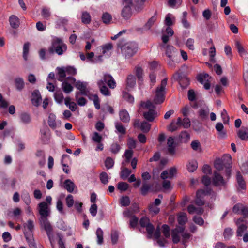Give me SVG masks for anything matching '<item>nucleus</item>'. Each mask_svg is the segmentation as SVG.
I'll return each mask as SVG.
<instances>
[{"mask_svg":"<svg viewBox=\"0 0 248 248\" xmlns=\"http://www.w3.org/2000/svg\"><path fill=\"white\" fill-rule=\"evenodd\" d=\"M67 50V46L62 39L56 38L54 39L51 46L48 48V53L50 54L56 53L59 55H62Z\"/></svg>","mask_w":248,"mask_h":248,"instance_id":"f257e3e1","label":"nucleus"},{"mask_svg":"<svg viewBox=\"0 0 248 248\" xmlns=\"http://www.w3.org/2000/svg\"><path fill=\"white\" fill-rule=\"evenodd\" d=\"M167 83V78H165L162 80L161 83L158 86L155 92V96L154 102L156 104L162 103L165 99V88Z\"/></svg>","mask_w":248,"mask_h":248,"instance_id":"f03ea898","label":"nucleus"},{"mask_svg":"<svg viewBox=\"0 0 248 248\" xmlns=\"http://www.w3.org/2000/svg\"><path fill=\"white\" fill-rule=\"evenodd\" d=\"M118 46L121 48L122 54L126 59L133 57L138 49V46L134 42L128 43L123 46L118 45Z\"/></svg>","mask_w":248,"mask_h":248,"instance_id":"7ed1b4c3","label":"nucleus"},{"mask_svg":"<svg viewBox=\"0 0 248 248\" xmlns=\"http://www.w3.org/2000/svg\"><path fill=\"white\" fill-rule=\"evenodd\" d=\"M141 105L144 108L148 109V111H145L143 113L144 118L148 121H153L157 116V113L153 104L150 101H147L146 102H142Z\"/></svg>","mask_w":248,"mask_h":248,"instance_id":"20e7f679","label":"nucleus"},{"mask_svg":"<svg viewBox=\"0 0 248 248\" xmlns=\"http://www.w3.org/2000/svg\"><path fill=\"white\" fill-rule=\"evenodd\" d=\"M34 229V224L33 220L29 219L23 224V232L26 239L29 244H33L32 232Z\"/></svg>","mask_w":248,"mask_h":248,"instance_id":"39448f33","label":"nucleus"},{"mask_svg":"<svg viewBox=\"0 0 248 248\" xmlns=\"http://www.w3.org/2000/svg\"><path fill=\"white\" fill-rule=\"evenodd\" d=\"M206 195L215 196V193L211 189L207 188L206 190L200 189L196 193V198L195 203L199 206H202L204 204V201L203 198Z\"/></svg>","mask_w":248,"mask_h":248,"instance_id":"423d86ee","label":"nucleus"},{"mask_svg":"<svg viewBox=\"0 0 248 248\" xmlns=\"http://www.w3.org/2000/svg\"><path fill=\"white\" fill-rule=\"evenodd\" d=\"M231 156L230 155H227L224 156L223 161L220 159H216L214 165L217 170L220 171L223 170L224 166L229 168L231 167Z\"/></svg>","mask_w":248,"mask_h":248,"instance_id":"0eeeda50","label":"nucleus"},{"mask_svg":"<svg viewBox=\"0 0 248 248\" xmlns=\"http://www.w3.org/2000/svg\"><path fill=\"white\" fill-rule=\"evenodd\" d=\"M38 210L40 215V220L47 218L50 214V208L46 202H43L38 205Z\"/></svg>","mask_w":248,"mask_h":248,"instance_id":"6e6552de","label":"nucleus"},{"mask_svg":"<svg viewBox=\"0 0 248 248\" xmlns=\"http://www.w3.org/2000/svg\"><path fill=\"white\" fill-rule=\"evenodd\" d=\"M248 226L246 224H242L237 227L236 230V236L238 238L242 237L245 243L248 242Z\"/></svg>","mask_w":248,"mask_h":248,"instance_id":"1a4fd4ad","label":"nucleus"},{"mask_svg":"<svg viewBox=\"0 0 248 248\" xmlns=\"http://www.w3.org/2000/svg\"><path fill=\"white\" fill-rule=\"evenodd\" d=\"M197 80L204 85L205 89L208 90L210 88V79L209 75L206 73H202L197 77Z\"/></svg>","mask_w":248,"mask_h":248,"instance_id":"9d476101","label":"nucleus"},{"mask_svg":"<svg viewBox=\"0 0 248 248\" xmlns=\"http://www.w3.org/2000/svg\"><path fill=\"white\" fill-rule=\"evenodd\" d=\"M177 172V169L176 167H171L168 170L163 171L160 175L161 179L165 180L166 179H172Z\"/></svg>","mask_w":248,"mask_h":248,"instance_id":"9b49d317","label":"nucleus"},{"mask_svg":"<svg viewBox=\"0 0 248 248\" xmlns=\"http://www.w3.org/2000/svg\"><path fill=\"white\" fill-rule=\"evenodd\" d=\"M48 124L52 129H55L61 126V121L60 120H57L56 115L50 113L48 116Z\"/></svg>","mask_w":248,"mask_h":248,"instance_id":"f8f14e48","label":"nucleus"},{"mask_svg":"<svg viewBox=\"0 0 248 248\" xmlns=\"http://www.w3.org/2000/svg\"><path fill=\"white\" fill-rule=\"evenodd\" d=\"M41 225L43 226L46 231L50 240L52 236L53 228L47 218L40 220Z\"/></svg>","mask_w":248,"mask_h":248,"instance_id":"ddd939ff","label":"nucleus"},{"mask_svg":"<svg viewBox=\"0 0 248 248\" xmlns=\"http://www.w3.org/2000/svg\"><path fill=\"white\" fill-rule=\"evenodd\" d=\"M173 78L178 80L180 86L183 88L187 87L189 85V80L186 77H182L179 74L177 73L174 76Z\"/></svg>","mask_w":248,"mask_h":248,"instance_id":"4468645a","label":"nucleus"},{"mask_svg":"<svg viewBox=\"0 0 248 248\" xmlns=\"http://www.w3.org/2000/svg\"><path fill=\"white\" fill-rule=\"evenodd\" d=\"M102 80L104 84L107 83L110 88L114 89L116 86V83L110 75L105 74Z\"/></svg>","mask_w":248,"mask_h":248,"instance_id":"2eb2a0df","label":"nucleus"},{"mask_svg":"<svg viewBox=\"0 0 248 248\" xmlns=\"http://www.w3.org/2000/svg\"><path fill=\"white\" fill-rule=\"evenodd\" d=\"M213 184L216 186H223L225 184V182L222 176L217 171H215L214 173Z\"/></svg>","mask_w":248,"mask_h":248,"instance_id":"dca6fc26","label":"nucleus"},{"mask_svg":"<svg viewBox=\"0 0 248 248\" xmlns=\"http://www.w3.org/2000/svg\"><path fill=\"white\" fill-rule=\"evenodd\" d=\"M31 103L35 106H38L42 100V98L39 92L37 90L34 91L31 95Z\"/></svg>","mask_w":248,"mask_h":248,"instance_id":"f3484780","label":"nucleus"},{"mask_svg":"<svg viewBox=\"0 0 248 248\" xmlns=\"http://www.w3.org/2000/svg\"><path fill=\"white\" fill-rule=\"evenodd\" d=\"M76 87L80 90L82 95H88V90L87 89V83L81 81H78L75 84Z\"/></svg>","mask_w":248,"mask_h":248,"instance_id":"a211bd4d","label":"nucleus"},{"mask_svg":"<svg viewBox=\"0 0 248 248\" xmlns=\"http://www.w3.org/2000/svg\"><path fill=\"white\" fill-rule=\"evenodd\" d=\"M168 150L169 154L174 155L175 153L174 140L172 137H169L167 139Z\"/></svg>","mask_w":248,"mask_h":248,"instance_id":"6ab92c4d","label":"nucleus"},{"mask_svg":"<svg viewBox=\"0 0 248 248\" xmlns=\"http://www.w3.org/2000/svg\"><path fill=\"white\" fill-rule=\"evenodd\" d=\"M97 84L100 89V91L102 94L105 96L110 95V91L108 90V87L105 85L102 80H99L97 82Z\"/></svg>","mask_w":248,"mask_h":248,"instance_id":"aec40b11","label":"nucleus"},{"mask_svg":"<svg viewBox=\"0 0 248 248\" xmlns=\"http://www.w3.org/2000/svg\"><path fill=\"white\" fill-rule=\"evenodd\" d=\"M209 111V109L207 107L200 109L198 111V115L200 119L203 121L207 120L208 118Z\"/></svg>","mask_w":248,"mask_h":248,"instance_id":"412c9836","label":"nucleus"},{"mask_svg":"<svg viewBox=\"0 0 248 248\" xmlns=\"http://www.w3.org/2000/svg\"><path fill=\"white\" fill-rule=\"evenodd\" d=\"M235 46L239 54L242 57H246L247 51L243 45L238 40L235 41Z\"/></svg>","mask_w":248,"mask_h":248,"instance_id":"4be33fe9","label":"nucleus"},{"mask_svg":"<svg viewBox=\"0 0 248 248\" xmlns=\"http://www.w3.org/2000/svg\"><path fill=\"white\" fill-rule=\"evenodd\" d=\"M215 128L218 132L219 138H225L226 137V132L224 130V126L221 123H217Z\"/></svg>","mask_w":248,"mask_h":248,"instance_id":"5701e85b","label":"nucleus"},{"mask_svg":"<svg viewBox=\"0 0 248 248\" xmlns=\"http://www.w3.org/2000/svg\"><path fill=\"white\" fill-rule=\"evenodd\" d=\"M177 52L176 49L172 46L168 45L166 46L165 53L166 56L170 59L172 60L175 56Z\"/></svg>","mask_w":248,"mask_h":248,"instance_id":"b1692460","label":"nucleus"},{"mask_svg":"<svg viewBox=\"0 0 248 248\" xmlns=\"http://www.w3.org/2000/svg\"><path fill=\"white\" fill-rule=\"evenodd\" d=\"M236 180L238 189H245L246 188V182L240 172L237 173Z\"/></svg>","mask_w":248,"mask_h":248,"instance_id":"393cba45","label":"nucleus"},{"mask_svg":"<svg viewBox=\"0 0 248 248\" xmlns=\"http://www.w3.org/2000/svg\"><path fill=\"white\" fill-rule=\"evenodd\" d=\"M238 137L242 140H248V129L247 127H242L237 131Z\"/></svg>","mask_w":248,"mask_h":248,"instance_id":"a878e982","label":"nucleus"},{"mask_svg":"<svg viewBox=\"0 0 248 248\" xmlns=\"http://www.w3.org/2000/svg\"><path fill=\"white\" fill-rule=\"evenodd\" d=\"M177 124L179 126H183L185 128H187L190 126V121L189 118L185 117L183 120L180 117L177 119Z\"/></svg>","mask_w":248,"mask_h":248,"instance_id":"bb28decb","label":"nucleus"},{"mask_svg":"<svg viewBox=\"0 0 248 248\" xmlns=\"http://www.w3.org/2000/svg\"><path fill=\"white\" fill-rule=\"evenodd\" d=\"M119 116L120 120L124 123H128L130 121L129 114L125 109H123L120 111Z\"/></svg>","mask_w":248,"mask_h":248,"instance_id":"cd10ccee","label":"nucleus"},{"mask_svg":"<svg viewBox=\"0 0 248 248\" xmlns=\"http://www.w3.org/2000/svg\"><path fill=\"white\" fill-rule=\"evenodd\" d=\"M9 22L11 26L13 28L16 29L18 28L20 24L19 18L15 15H12L9 17Z\"/></svg>","mask_w":248,"mask_h":248,"instance_id":"c85d7f7f","label":"nucleus"},{"mask_svg":"<svg viewBox=\"0 0 248 248\" xmlns=\"http://www.w3.org/2000/svg\"><path fill=\"white\" fill-rule=\"evenodd\" d=\"M187 211L189 214H202L203 212V209L201 207L196 208L193 205H190L187 207Z\"/></svg>","mask_w":248,"mask_h":248,"instance_id":"c756f323","label":"nucleus"},{"mask_svg":"<svg viewBox=\"0 0 248 248\" xmlns=\"http://www.w3.org/2000/svg\"><path fill=\"white\" fill-rule=\"evenodd\" d=\"M122 16L126 19L131 16V9L130 5H124L122 11Z\"/></svg>","mask_w":248,"mask_h":248,"instance_id":"7c9ffc66","label":"nucleus"},{"mask_svg":"<svg viewBox=\"0 0 248 248\" xmlns=\"http://www.w3.org/2000/svg\"><path fill=\"white\" fill-rule=\"evenodd\" d=\"M64 188L69 192H72L75 187V184L70 180H66L64 182Z\"/></svg>","mask_w":248,"mask_h":248,"instance_id":"2f4dec72","label":"nucleus"},{"mask_svg":"<svg viewBox=\"0 0 248 248\" xmlns=\"http://www.w3.org/2000/svg\"><path fill=\"white\" fill-rule=\"evenodd\" d=\"M186 167L189 172H193L197 169L198 163L196 160H190L188 162Z\"/></svg>","mask_w":248,"mask_h":248,"instance_id":"473e14b6","label":"nucleus"},{"mask_svg":"<svg viewBox=\"0 0 248 248\" xmlns=\"http://www.w3.org/2000/svg\"><path fill=\"white\" fill-rule=\"evenodd\" d=\"M58 71V80L60 81H62L66 77V71L65 67H58L57 68Z\"/></svg>","mask_w":248,"mask_h":248,"instance_id":"72a5a7b5","label":"nucleus"},{"mask_svg":"<svg viewBox=\"0 0 248 248\" xmlns=\"http://www.w3.org/2000/svg\"><path fill=\"white\" fill-rule=\"evenodd\" d=\"M15 83L16 89L18 91H21L24 87V81L22 78H16L15 79Z\"/></svg>","mask_w":248,"mask_h":248,"instance_id":"f704fd0d","label":"nucleus"},{"mask_svg":"<svg viewBox=\"0 0 248 248\" xmlns=\"http://www.w3.org/2000/svg\"><path fill=\"white\" fill-rule=\"evenodd\" d=\"M178 222L179 224L183 225L187 220V216L185 213L180 212L178 214Z\"/></svg>","mask_w":248,"mask_h":248,"instance_id":"c9c22d12","label":"nucleus"},{"mask_svg":"<svg viewBox=\"0 0 248 248\" xmlns=\"http://www.w3.org/2000/svg\"><path fill=\"white\" fill-rule=\"evenodd\" d=\"M67 160H69V156L67 155H63L62 156L61 163L63 166V171L68 174L69 172V170L68 169V166L64 163L65 162H66Z\"/></svg>","mask_w":248,"mask_h":248,"instance_id":"e433bc0d","label":"nucleus"},{"mask_svg":"<svg viewBox=\"0 0 248 248\" xmlns=\"http://www.w3.org/2000/svg\"><path fill=\"white\" fill-rule=\"evenodd\" d=\"M133 155V151L131 149H127L125 151L123 156L124 157V162L123 163H129Z\"/></svg>","mask_w":248,"mask_h":248,"instance_id":"4c0bfd02","label":"nucleus"},{"mask_svg":"<svg viewBox=\"0 0 248 248\" xmlns=\"http://www.w3.org/2000/svg\"><path fill=\"white\" fill-rule=\"evenodd\" d=\"M62 88L63 91L66 93H70L73 89L72 85L68 83L67 81H63L62 83Z\"/></svg>","mask_w":248,"mask_h":248,"instance_id":"58836bf2","label":"nucleus"},{"mask_svg":"<svg viewBox=\"0 0 248 248\" xmlns=\"http://www.w3.org/2000/svg\"><path fill=\"white\" fill-rule=\"evenodd\" d=\"M81 20L84 24H89L91 21V17L90 14L87 12H83L81 16Z\"/></svg>","mask_w":248,"mask_h":248,"instance_id":"ea45409f","label":"nucleus"},{"mask_svg":"<svg viewBox=\"0 0 248 248\" xmlns=\"http://www.w3.org/2000/svg\"><path fill=\"white\" fill-rule=\"evenodd\" d=\"M131 173V170L127 168L122 169L120 174L121 178L123 180L126 179Z\"/></svg>","mask_w":248,"mask_h":248,"instance_id":"a19ab883","label":"nucleus"},{"mask_svg":"<svg viewBox=\"0 0 248 248\" xmlns=\"http://www.w3.org/2000/svg\"><path fill=\"white\" fill-rule=\"evenodd\" d=\"M89 97L90 99L92 100L93 101L95 108L97 109H99L100 108V101L97 95L96 94L90 95Z\"/></svg>","mask_w":248,"mask_h":248,"instance_id":"79ce46f5","label":"nucleus"},{"mask_svg":"<svg viewBox=\"0 0 248 248\" xmlns=\"http://www.w3.org/2000/svg\"><path fill=\"white\" fill-rule=\"evenodd\" d=\"M96 235L97 238V243L99 245L102 244L103 242V232L100 228L96 230Z\"/></svg>","mask_w":248,"mask_h":248,"instance_id":"37998d69","label":"nucleus"},{"mask_svg":"<svg viewBox=\"0 0 248 248\" xmlns=\"http://www.w3.org/2000/svg\"><path fill=\"white\" fill-rule=\"evenodd\" d=\"M187 12H184L182 14V17L181 18V22L184 28L188 29L190 27V24L188 22L186 19Z\"/></svg>","mask_w":248,"mask_h":248,"instance_id":"c03bdc74","label":"nucleus"},{"mask_svg":"<svg viewBox=\"0 0 248 248\" xmlns=\"http://www.w3.org/2000/svg\"><path fill=\"white\" fill-rule=\"evenodd\" d=\"M56 101L58 103H61L63 100V95L60 90L56 91L54 94Z\"/></svg>","mask_w":248,"mask_h":248,"instance_id":"a18cd8bd","label":"nucleus"},{"mask_svg":"<svg viewBox=\"0 0 248 248\" xmlns=\"http://www.w3.org/2000/svg\"><path fill=\"white\" fill-rule=\"evenodd\" d=\"M136 84V78L134 75H129L127 78V85L129 87H133Z\"/></svg>","mask_w":248,"mask_h":248,"instance_id":"49530a36","label":"nucleus"},{"mask_svg":"<svg viewBox=\"0 0 248 248\" xmlns=\"http://www.w3.org/2000/svg\"><path fill=\"white\" fill-rule=\"evenodd\" d=\"M128 187V184L125 182H121L118 183L117 185V188L121 192L126 191Z\"/></svg>","mask_w":248,"mask_h":248,"instance_id":"de8ad7c7","label":"nucleus"},{"mask_svg":"<svg viewBox=\"0 0 248 248\" xmlns=\"http://www.w3.org/2000/svg\"><path fill=\"white\" fill-rule=\"evenodd\" d=\"M156 20V16H154L151 17L145 25V28L146 29H150L154 24Z\"/></svg>","mask_w":248,"mask_h":248,"instance_id":"09e8293b","label":"nucleus"},{"mask_svg":"<svg viewBox=\"0 0 248 248\" xmlns=\"http://www.w3.org/2000/svg\"><path fill=\"white\" fill-rule=\"evenodd\" d=\"M115 128L118 131V132L123 135H124L126 133V129L123 126V125L119 122H117L115 123Z\"/></svg>","mask_w":248,"mask_h":248,"instance_id":"8fccbe9b","label":"nucleus"},{"mask_svg":"<svg viewBox=\"0 0 248 248\" xmlns=\"http://www.w3.org/2000/svg\"><path fill=\"white\" fill-rule=\"evenodd\" d=\"M140 128L143 132H148L151 129V124L148 122L144 121L141 123Z\"/></svg>","mask_w":248,"mask_h":248,"instance_id":"3c124183","label":"nucleus"},{"mask_svg":"<svg viewBox=\"0 0 248 248\" xmlns=\"http://www.w3.org/2000/svg\"><path fill=\"white\" fill-rule=\"evenodd\" d=\"M127 145L128 147V149L132 150L133 149L136 148V140L132 138H129L127 140Z\"/></svg>","mask_w":248,"mask_h":248,"instance_id":"603ef678","label":"nucleus"},{"mask_svg":"<svg viewBox=\"0 0 248 248\" xmlns=\"http://www.w3.org/2000/svg\"><path fill=\"white\" fill-rule=\"evenodd\" d=\"M30 43L27 42L24 44L23 46V56L25 61L28 59V55L29 51Z\"/></svg>","mask_w":248,"mask_h":248,"instance_id":"864d4df0","label":"nucleus"},{"mask_svg":"<svg viewBox=\"0 0 248 248\" xmlns=\"http://www.w3.org/2000/svg\"><path fill=\"white\" fill-rule=\"evenodd\" d=\"M102 19L103 23H104L106 24H107L110 23L112 20V17L108 13H105L103 14V15H102Z\"/></svg>","mask_w":248,"mask_h":248,"instance_id":"5fc2aeb1","label":"nucleus"},{"mask_svg":"<svg viewBox=\"0 0 248 248\" xmlns=\"http://www.w3.org/2000/svg\"><path fill=\"white\" fill-rule=\"evenodd\" d=\"M138 221V218L135 216L131 217L129 220V227L131 228L134 229L136 227Z\"/></svg>","mask_w":248,"mask_h":248,"instance_id":"6e6d98bb","label":"nucleus"},{"mask_svg":"<svg viewBox=\"0 0 248 248\" xmlns=\"http://www.w3.org/2000/svg\"><path fill=\"white\" fill-rule=\"evenodd\" d=\"M20 119L21 122L24 124H28L31 120L30 115L26 113H23L21 114Z\"/></svg>","mask_w":248,"mask_h":248,"instance_id":"4d7b16f0","label":"nucleus"},{"mask_svg":"<svg viewBox=\"0 0 248 248\" xmlns=\"http://www.w3.org/2000/svg\"><path fill=\"white\" fill-rule=\"evenodd\" d=\"M130 203V201L128 196H123L120 199V203L122 206H127Z\"/></svg>","mask_w":248,"mask_h":248,"instance_id":"13d9d810","label":"nucleus"},{"mask_svg":"<svg viewBox=\"0 0 248 248\" xmlns=\"http://www.w3.org/2000/svg\"><path fill=\"white\" fill-rule=\"evenodd\" d=\"M65 69L67 75L74 76L77 74V69L73 66H67L65 67Z\"/></svg>","mask_w":248,"mask_h":248,"instance_id":"bf43d9fd","label":"nucleus"},{"mask_svg":"<svg viewBox=\"0 0 248 248\" xmlns=\"http://www.w3.org/2000/svg\"><path fill=\"white\" fill-rule=\"evenodd\" d=\"M114 164V160L111 157H107L105 161V165L108 169H109L113 167Z\"/></svg>","mask_w":248,"mask_h":248,"instance_id":"052dcab7","label":"nucleus"},{"mask_svg":"<svg viewBox=\"0 0 248 248\" xmlns=\"http://www.w3.org/2000/svg\"><path fill=\"white\" fill-rule=\"evenodd\" d=\"M92 140L97 143H99L102 140V137L97 132H94L92 137Z\"/></svg>","mask_w":248,"mask_h":248,"instance_id":"680f3d73","label":"nucleus"},{"mask_svg":"<svg viewBox=\"0 0 248 248\" xmlns=\"http://www.w3.org/2000/svg\"><path fill=\"white\" fill-rule=\"evenodd\" d=\"M233 234V231L231 228H227L224 230L223 235L225 239H229Z\"/></svg>","mask_w":248,"mask_h":248,"instance_id":"e2e57ef3","label":"nucleus"},{"mask_svg":"<svg viewBox=\"0 0 248 248\" xmlns=\"http://www.w3.org/2000/svg\"><path fill=\"white\" fill-rule=\"evenodd\" d=\"M135 74L139 80H140L142 78L143 69L139 66H137L135 68Z\"/></svg>","mask_w":248,"mask_h":248,"instance_id":"0e129e2a","label":"nucleus"},{"mask_svg":"<svg viewBox=\"0 0 248 248\" xmlns=\"http://www.w3.org/2000/svg\"><path fill=\"white\" fill-rule=\"evenodd\" d=\"M182 243L184 246V248L186 247V243L190 237V234L187 232H184L182 234Z\"/></svg>","mask_w":248,"mask_h":248,"instance_id":"69168bd1","label":"nucleus"},{"mask_svg":"<svg viewBox=\"0 0 248 248\" xmlns=\"http://www.w3.org/2000/svg\"><path fill=\"white\" fill-rule=\"evenodd\" d=\"M145 228H146L149 237L152 238L153 236V232L155 230L154 226L150 223Z\"/></svg>","mask_w":248,"mask_h":248,"instance_id":"338daca9","label":"nucleus"},{"mask_svg":"<svg viewBox=\"0 0 248 248\" xmlns=\"http://www.w3.org/2000/svg\"><path fill=\"white\" fill-rule=\"evenodd\" d=\"M100 180L103 184H107L108 180V176L107 173L105 172H102L100 174Z\"/></svg>","mask_w":248,"mask_h":248,"instance_id":"774afa93","label":"nucleus"}]
</instances>
